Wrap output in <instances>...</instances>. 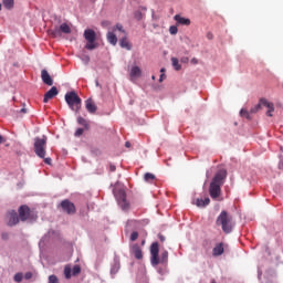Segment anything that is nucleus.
<instances>
[{
    "label": "nucleus",
    "mask_w": 283,
    "mask_h": 283,
    "mask_svg": "<svg viewBox=\"0 0 283 283\" xmlns=\"http://www.w3.org/2000/svg\"><path fill=\"white\" fill-rule=\"evenodd\" d=\"M169 33L172 34V35L178 34V27L177 25H171L169 28Z\"/></svg>",
    "instance_id": "c756f323"
},
{
    "label": "nucleus",
    "mask_w": 283,
    "mask_h": 283,
    "mask_svg": "<svg viewBox=\"0 0 283 283\" xmlns=\"http://www.w3.org/2000/svg\"><path fill=\"white\" fill-rule=\"evenodd\" d=\"M24 277L25 280H31L32 273L31 272L25 273Z\"/></svg>",
    "instance_id": "a19ab883"
},
{
    "label": "nucleus",
    "mask_w": 283,
    "mask_h": 283,
    "mask_svg": "<svg viewBox=\"0 0 283 283\" xmlns=\"http://www.w3.org/2000/svg\"><path fill=\"white\" fill-rule=\"evenodd\" d=\"M85 107H86V111L88 112V114H96V112L98 109V107L94 103L93 98H88L85 101Z\"/></svg>",
    "instance_id": "4468645a"
},
{
    "label": "nucleus",
    "mask_w": 283,
    "mask_h": 283,
    "mask_svg": "<svg viewBox=\"0 0 283 283\" xmlns=\"http://www.w3.org/2000/svg\"><path fill=\"white\" fill-rule=\"evenodd\" d=\"M138 240V232L134 231L130 234V242H136Z\"/></svg>",
    "instance_id": "473e14b6"
},
{
    "label": "nucleus",
    "mask_w": 283,
    "mask_h": 283,
    "mask_svg": "<svg viewBox=\"0 0 283 283\" xmlns=\"http://www.w3.org/2000/svg\"><path fill=\"white\" fill-rule=\"evenodd\" d=\"M160 253V245L158 242H154L150 245V263L153 266H158V264H167L169 262V252L167 250H164Z\"/></svg>",
    "instance_id": "f03ea898"
},
{
    "label": "nucleus",
    "mask_w": 283,
    "mask_h": 283,
    "mask_svg": "<svg viewBox=\"0 0 283 283\" xmlns=\"http://www.w3.org/2000/svg\"><path fill=\"white\" fill-rule=\"evenodd\" d=\"M85 129L83 128H77L76 132H75V136L78 137V136H83Z\"/></svg>",
    "instance_id": "c9c22d12"
},
{
    "label": "nucleus",
    "mask_w": 283,
    "mask_h": 283,
    "mask_svg": "<svg viewBox=\"0 0 283 283\" xmlns=\"http://www.w3.org/2000/svg\"><path fill=\"white\" fill-rule=\"evenodd\" d=\"M174 19L177 25H187V27L191 25V20L189 18H184L180 14H176Z\"/></svg>",
    "instance_id": "dca6fc26"
},
{
    "label": "nucleus",
    "mask_w": 283,
    "mask_h": 283,
    "mask_svg": "<svg viewBox=\"0 0 283 283\" xmlns=\"http://www.w3.org/2000/svg\"><path fill=\"white\" fill-rule=\"evenodd\" d=\"M118 30L119 32H123L125 34V30H123V24H116V27L113 29L114 32Z\"/></svg>",
    "instance_id": "f704fd0d"
},
{
    "label": "nucleus",
    "mask_w": 283,
    "mask_h": 283,
    "mask_svg": "<svg viewBox=\"0 0 283 283\" xmlns=\"http://www.w3.org/2000/svg\"><path fill=\"white\" fill-rule=\"evenodd\" d=\"M208 39H213V35L212 34H208Z\"/></svg>",
    "instance_id": "09e8293b"
},
{
    "label": "nucleus",
    "mask_w": 283,
    "mask_h": 283,
    "mask_svg": "<svg viewBox=\"0 0 283 283\" xmlns=\"http://www.w3.org/2000/svg\"><path fill=\"white\" fill-rule=\"evenodd\" d=\"M42 159H44L45 165H52V158H50V157L45 158V156H44V158H42Z\"/></svg>",
    "instance_id": "ea45409f"
},
{
    "label": "nucleus",
    "mask_w": 283,
    "mask_h": 283,
    "mask_svg": "<svg viewBox=\"0 0 283 283\" xmlns=\"http://www.w3.org/2000/svg\"><path fill=\"white\" fill-rule=\"evenodd\" d=\"M211 283H217V282L214 280H212Z\"/></svg>",
    "instance_id": "603ef678"
},
{
    "label": "nucleus",
    "mask_w": 283,
    "mask_h": 283,
    "mask_svg": "<svg viewBox=\"0 0 283 283\" xmlns=\"http://www.w3.org/2000/svg\"><path fill=\"white\" fill-rule=\"evenodd\" d=\"M144 180H145V182H154V180H156V175H154L151 172H146L144 175Z\"/></svg>",
    "instance_id": "b1692460"
},
{
    "label": "nucleus",
    "mask_w": 283,
    "mask_h": 283,
    "mask_svg": "<svg viewBox=\"0 0 283 283\" xmlns=\"http://www.w3.org/2000/svg\"><path fill=\"white\" fill-rule=\"evenodd\" d=\"M7 218H8V226L9 227H14L19 224V214L14 210H10L7 212Z\"/></svg>",
    "instance_id": "9b49d317"
},
{
    "label": "nucleus",
    "mask_w": 283,
    "mask_h": 283,
    "mask_svg": "<svg viewBox=\"0 0 283 283\" xmlns=\"http://www.w3.org/2000/svg\"><path fill=\"white\" fill-rule=\"evenodd\" d=\"M66 105H69L70 109H72V112H81V105L83 103V101L78 97V94H76V92L71 91L67 92L64 96Z\"/></svg>",
    "instance_id": "20e7f679"
},
{
    "label": "nucleus",
    "mask_w": 283,
    "mask_h": 283,
    "mask_svg": "<svg viewBox=\"0 0 283 283\" xmlns=\"http://www.w3.org/2000/svg\"><path fill=\"white\" fill-rule=\"evenodd\" d=\"M71 271H72V274H73V275H78V274H81V265H74Z\"/></svg>",
    "instance_id": "c85d7f7f"
},
{
    "label": "nucleus",
    "mask_w": 283,
    "mask_h": 283,
    "mask_svg": "<svg viewBox=\"0 0 283 283\" xmlns=\"http://www.w3.org/2000/svg\"><path fill=\"white\" fill-rule=\"evenodd\" d=\"M163 81H165V73H163L159 77V83H163Z\"/></svg>",
    "instance_id": "37998d69"
},
{
    "label": "nucleus",
    "mask_w": 283,
    "mask_h": 283,
    "mask_svg": "<svg viewBox=\"0 0 283 283\" xmlns=\"http://www.w3.org/2000/svg\"><path fill=\"white\" fill-rule=\"evenodd\" d=\"M41 78L45 85H49V86L54 85V80H52V76H50V73H48V70L41 71Z\"/></svg>",
    "instance_id": "2eb2a0df"
},
{
    "label": "nucleus",
    "mask_w": 283,
    "mask_h": 283,
    "mask_svg": "<svg viewBox=\"0 0 283 283\" xmlns=\"http://www.w3.org/2000/svg\"><path fill=\"white\" fill-rule=\"evenodd\" d=\"M160 242H165V237L163 234H159Z\"/></svg>",
    "instance_id": "a18cd8bd"
},
{
    "label": "nucleus",
    "mask_w": 283,
    "mask_h": 283,
    "mask_svg": "<svg viewBox=\"0 0 283 283\" xmlns=\"http://www.w3.org/2000/svg\"><path fill=\"white\" fill-rule=\"evenodd\" d=\"M20 114H28V109L21 108V109H20Z\"/></svg>",
    "instance_id": "c03bdc74"
},
{
    "label": "nucleus",
    "mask_w": 283,
    "mask_h": 283,
    "mask_svg": "<svg viewBox=\"0 0 283 283\" xmlns=\"http://www.w3.org/2000/svg\"><path fill=\"white\" fill-rule=\"evenodd\" d=\"M23 281V274L22 273H17L14 275V282H22Z\"/></svg>",
    "instance_id": "2f4dec72"
},
{
    "label": "nucleus",
    "mask_w": 283,
    "mask_h": 283,
    "mask_svg": "<svg viewBox=\"0 0 283 283\" xmlns=\"http://www.w3.org/2000/svg\"><path fill=\"white\" fill-rule=\"evenodd\" d=\"M109 171H112V172L116 171V166L111 164L109 165Z\"/></svg>",
    "instance_id": "79ce46f5"
},
{
    "label": "nucleus",
    "mask_w": 283,
    "mask_h": 283,
    "mask_svg": "<svg viewBox=\"0 0 283 283\" xmlns=\"http://www.w3.org/2000/svg\"><path fill=\"white\" fill-rule=\"evenodd\" d=\"M3 143V136L0 135V145Z\"/></svg>",
    "instance_id": "de8ad7c7"
},
{
    "label": "nucleus",
    "mask_w": 283,
    "mask_h": 283,
    "mask_svg": "<svg viewBox=\"0 0 283 283\" xmlns=\"http://www.w3.org/2000/svg\"><path fill=\"white\" fill-rule=\"evenodd\" d=\"M171 63L177 72L181 70L182 66L180 65V62L178 61L177 57H171Z\"/></svg>",
    "instance_id": "a878e982"
},
{
    "label": "nucleus",
    "mask_w": 283,
    "mask_h": 283,
    "mask_svg": "<svg viewBox=\"0 0 283 283\" xmlns=\"http://www.w3.org/2000/svg\"><path fill=\"white\" fill-rule=\"evenodd\" d=\"M64 275L66 280H70L72 277V268H70V265H66L64 268Z\"/></svg>",
    "instance_id": "bb28decb"
},
{
    "label": "nucleus",
    "mask_w": 283,
    "mask_h": 283,
    "mask_svg": "<svg viewBox=\"0 0 283 283\" xmlns=\"http://www.w3.org/2000/svg\"><path fill=\"white\" fill-rule=\"evenodd\" d=\"M106 38L108 43H111V45H116V43H118V38L114 32H108Z\"/></svg>",
    "instance_id": "412c9836"
},
{
    "label": "nucleus",
    "mask_w": 283,
    "mask_h": 283,
    "mask_svg": "<svg viewBox=\"0 0 283 283\" xmlns=\"http://www.w3.org/2000/svg\"><path fill=\"white\" fill-rule=\"evenodd\" d=\"M112 275H116L118 273V264L115 263L111 269Z\"/></svg>",
    "instance_id": "7c9ffc66"
},
{
    "label": "nucleus",
    "mask_w": 283,
    "mask_h": 283,
    "mask_svg": "<svg viewBox=\"0 0 283 283\" xmlns=\"http://www.w3.org/2000/svg\"><path fill=\"white\" fill-rule=\"evenodd\" d=\"M2 3L7 10H12L14 8V0H3Z\"/></svg>",
    "instance_id": "393cba45"
},
{
    "label": "nucleus",
    "mask_w": 283,
    "mask_h": 283,
    "mask_svg": "<svg viewBox=\"0 0 283 283\" xmlns=\"http://www.w3.org/2000/svg\"><path fill=\"white\" fill-rule=\"evenodd\" d=\"M116 200L119 205V207H122V209H128L129 208V203L127 202V195L125 193V190L119 189L116 193H115Z\"/></svg>",
    "instance_id": "9d476101"
},
{
    "label": "nucleus",
    "mask_w": 283,
    "mask_h": 283,
    "mask_svg": "<svg viewBox=\"0 0 283 283\" xmlns=\"http://www.w3.org/2000/svg\"><path fill=\"white\" fill-rule=\"evenodd\" d=\"M217 227H221L223 233H231L235 222H233V216L229 214L227 210H222L216 220Z\"/></svg>",
    "instance_id": "7ed1b4c3"
},
{
    "label": "nucleus",
    "mask_w": 283,
    "mask_h": 283,
    "mask_svg": "<svg viewBox=\"0 0 283 283\" xmlns=\"http://www.w3.org/2000/svg\"><path fill=\"white\" fill-rule=\"evenodd\" d=\"M84 39L87 42L85 45L86 50H96L98 48V43H96V31L93 29H86L84 31Z\"/></svg>",
    "instance_id": "0eeeda50"
},
{
    "label": "nucleus",
    "mask_w": 283,
    "mask_h": 283,
    "mask_svg": "<svg viewBox=\"0 0 283 283\" xmlns=\"http://www.w3.org/2000/svg\"><path fill=\"white\" fill-rule=\"evenodd\" d=\"M49 283H59V277L56 275H50L49 276Z\"/></svg>",
    "instance_id": "72a5a7b5"
},
{
    "label": "nucleus",
    "mask_w": 283,
    "mask_h": 283,
    "mask_svg": "<svg viewBox=\"0 0 283 283\" xmlns=\"http://www.w3.org/2000/svg\"><path fill=\"white\" fill-rule=\"evenodd\" d=\"M125 147H127V148L132 147V143L126 142V143H125Z\"/></svg>",
    "instance_id": "49530a36"
},
{
    "label": "nucleus",
    "mask_w": 283,
    "mask_h": 283,
    "mask_svg": "<svg viewBox=\"0 0 283 283\" xmlns=\"http://www.w3.org/2000/svg\"><path fill=\"white\" fill-rule=\"evenodd\" d=\"M262 106L268 108L266 116L272 117L273 112H275V106L273 103L268 102L266 98H261L259 104L250 109V114H258V112L262 109Z\"/></svg>",
    "instance_id": "423d86ee"
},
{
    "label": "nucleus",
    "mask_w": 283,
    "mask_h": 283,
    "mask_svg": "<svg viewBox=\"0 0 283 283\" xmlns=\"http://www.w3.org/2000/svg\"><path fill=\"white\" fill-rule=\"evenodd\" d=\"M119 45L124 50H128V51L132 50V44L129 43V40H127V35H125L119 40Z\"/></svg>",
    "instance_id": "aec40b11"
},
{
    "label": "nucleus",
    "mask_w": 283,
    "mask_h": 283,
    "mask_svg": "<svg viewBox=\"0 0 283 283\" xmlns=\"http://www.w3.org/2000/svg\"><path fill=\"white\" fill-rule=\"evenodd\" d=\"M222 253H224V243H219L213 248L212 254L214 258H218L219 255H222Z\"/></svg>",
    "instance_id": "a211bd4d"
},
{
    "label": "nucleus",
    "mask_w": 283,
    "mask_h": 283,
    "mask_svg": "<svg viewBox=\"0 0 283 283\" xmlns=\"http://www.w3.org/2000/svg\"><path fill=\"white\" fill-rule=\"evenodd\" d=\"M210 202H211V199H209V197H207L206 199H197L196 200L197 207H200V208L208 207V205H210Z\"/></svg>",
    "instance_id": "4be33fe9"
},
{
    "label": "nucleus",
    "mask_w": 283,
    "mask_h": 283,
    "mask_svg": "<svg viewBox=\"0 0 283 283\" xmlns=\"http://www.w3.org/2000/svg\"><path fill=\"white\" fill-rule=\"evenodd\" d=\"M54 96H59V88L56 86L51 87L45 94L43 98V103H49V101H52Z\"/></svg>",
    "instance_id": "ddd939ff"
},
{
    "label": "nucleus",
    "mask_w": 283,
    "mask_h": 283,
    "mask_svg": "<svg viewBox=\"0 0 283 283\" xmlns=\"http://www.w3.org/2000/svg\"><path fill=\"white\" fill-rule=\"evenodd\" d=\"M135 19H137V21H140V19H143V13L139 11L135 12Z\"/></svg>",
    "instance_id": "4c0bfd02"
},
{
    "label": "nucleus",
    "mask_w": 283,
    "mask_h": 283,
    "mask_svg": "<svg viewBox=\"0 0 283 283\" xmlns=\"http://www.w3.org/2000/svg\"><path fill=\"white\" fill-rule=\"evenodd\" d=\"M224 180H227V170L221 169L217 171L209 186V196L212 200H218L222 196Z\"/></svg>",
    "instance_id": "f257e3e1"
},
{
    "label": "nucleus",
    "mask_w": 283,
    "mask_h": 283,
    "mask_svg": "<svg viewBox=\"0 0 283 283\" xmlns=\"http://www.w3.org/2000/svg\"><path fill=\"white\" fill-rule=\"evenodd\" d=\"M72 29L70 28V24L67 23H62L60 27H55L54 29L50 30V34L51 36H53V39H56L59 36H61V34H71Z\"/></svg>",
    "instance_id": "6e6552de"
},
{
    "label": "nucleus",
    "mask_w": 283,
    "mask_h": 283,
    "mask_svg": "<svg viewBox=\"0 0 283 283\" xmlns=\"http://www.w3.org/2000/svg\"><path fill=\"white\" fill-rule=\"evenodd\" d=\"M82 61H83V63H85L87 65V63H90V55H84L82 57Z\"/></svg>",
    "instance_id": "58836bf2"
},
{
    "label": "nucleus",
    "mask_w": 283,
    "mask_h": 283,
    "mask_svg": "<svg viewBox=\"0 0 283 283\" xmlns=\"http://www.w3.org/2000/svg\"><path fill=\"white\" fill-rule=\"evenodd\" d=\"M132 253L136 258V260H143V250L140 249L139 244H134L132 247Z\"/></svg>",
    "instance_id": "f3484780"
},
{
    "label": "nucleus",
    "mask_w": 283,
    "mask_h": 283,
    "mask_svg": "<svg viewBox=\"0 0 283 283\" xmlns=\"http://www.w3.org/2000/svg\"><path fill=\"white\" fill-rule=\"evenodd\" d=\"M60 207L67 216H74V213H76V206H74V202L70 201V199L62 200Z\"/></svg>",
    "instance_id": "1a4fd4ad"
},
{
    "label": "nucleus",
    "mask_w": 283,
    "mask_h": 283,
    "mask_svg": "<svg viewBox=\"0 0 283 283\" xmlns=\"http://www.w3.org/2000/svg\"><path fill=\"white\" fill-rule=\"evenodd\" d=\"M143 71L138 66H133L130 69V78H140Z\"/></svg>",
    "instance_id": "6ab92c4d"
},
{
    "label": "nucleus",
    "mask_w": 283,
    "mask_h": 283,
    "mask_svg": "<svg viewBox=\"0 0 283 283\" xmlns=\"http://www.w3.org/2000/svg\"><path fill=\"white\" fill-rule=\"evenodd\" d=\"M45 149H48V137H35L34 144H33V150L34 154L38 156V158H45Z\"/></svg>",
    "instance_id": "39448f33"
},
{
    "label": "nucleus",
    "mask_w": 283,
    "mask_h": 283,
    "mask_svg": "<svg viewBox=\"0 0 283 283\" xmlns=\"http://www.w3.org/2000/svg\"><path fill=\"white\" fill-rule=\"evenodd\" d=\"M240 116H242V118H248V120H251V114L244 108L240 111Z\"/></svg>",
    "instance_id": "cd10ccee"
},
{
    "label": "nucleus",
    "mask_w": 283,
    "mask_h": 283,
    "mask_svg": "<svg viewBox=\"0 0 283 283\" xmlns=\"http://www.w3.org/2000/svg\"><path fill=\"white\" fill-rule=\"evenodd\" d=\"M2 238H6V234H2Z\"/></svg>",
    "instance_id": "864d4df0"
},
{
    "label": "nucleus",
    "mask_w": 283,
    "mask_h": 283,
    "mask_svg": "<svg viewBox=\"0 0 283 283\" xmlns=\"http://www.w3.org/2000/svg\"><path fill=\"white\" fill-rule=\"evenodd\" d=\"M109 25H112V23L107 20L102 21V28H109Z\"/></svg>",
    "instance_id": "e433bc0d"
},
{
    "label": "nucleus",
    "mask_w": 283,
    "mask_h": 283,
    "mask_svg": "<svg viewBox=\"0 0 283 283\" xmlns=\"http://www.w3.org/2000/svg\"><path fill=\"white\" fill-rule=\"evenodd\" d=\"M0 10H1V4H0Z\"/></svg>",
    "instance_id": "5fc2aeb1"
},
{
    "label": "nucleus",
    "mask_w": 283,
    "mask_h": 283,
    "mask_svg": "<svg viewBox=\"0 0 283 283\" xmlns=\"http://www.w3.org/2000/svg\"><path fill=\"white\" fill-rule=\"evenodd\" d=\"M151 78H153V81H156V76L155 75H153Z\"/></svg>",
    "instance_id": "3c124183"
},
{
    "label": "nucleus",
    "mask_w": 283,
    "mask_h": 283,
    "mask_svg": "<svg viewBox=\"0 0 283 283\" xmlns=\"http://www.w3.org/2000/svg\"><path fill=\"white\" fill-rule=\"evenodd\" d=\"M160 72H161V74H165V69H161Z\"/></svg>",
    "instance_id": "8fccbe9b"
},
{
    "label": "nucleus",
    "mask_w": 283,
    "mask_h": 283,
    "mask_svg": "<svg viewBox=\"0 0 283 283\" xmlns=\"http://www.w3.org/2000/svg\"><path fill=\"white\" fill-rule=\"evenodd\" d=\"M30 207L28 206H21L19 208V218L21 220V222H25V220H30Z\"/></svg>",
    "instance_id": "f8f14e48"
},
{
    "label": "nucleus",
    "mask_w": 283,
    "mask_h": 283,
    "mask_svg": "<svg viewBox=\"0 0 283 283\" xmlns=\"http://www.w3.org/2000/svg\"><path fill=\"white\" fill-rule=\"evenodd\" d=\"M77 123H78V125H82V127H84L85 129H90V123L87 122V119L78 116Z\"/></svg>",
    "instance_id": "5701e85b"
}]
</instances>
